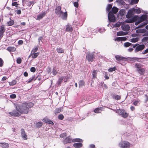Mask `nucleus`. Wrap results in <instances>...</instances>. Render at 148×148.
Returning a JSON list of instances; mask_svg holds the SVG:
<instances>
[{
	"mask_svg": "<svg viewBox=\"0 0 148 148\" xmlns=\"http://www.w3.org/2000/svg\"><path fill=\"white\" fill-rule=\"evenodd\" d=\"M18 4L16 2H14L13 3H12V5L13 6H17L18 5Z\"/></svg>",
	"mask_w": 148,
	"mask_h": 148,
	"instance_id": "63",
	"label": "nucleus"
},
{
	"mask_svg": "<svg viewBox=\"0 0 148 148\" xmlns=\"http://www.w3.org/2000/svg\"><path fill=\"white\" fill-rule=\"evenodd\" d=\"M98 72L96 70L93 71V79L96 78V74L97 72Z\"/></svg>",
	"mask_w": 148,
	"mask_h": 148,
	"instance_id": "50",
	"label": "nucleus"
},
{
	"mask_svg": "<svg viewBox=\"0 0 148 148\" xmlns=\"http://www.w3.org/2000/svg\"><path fill=\"white\" fill-rule=\"evenodd\" d=\"M4 62L3 60L0 58V67H2L3 64Z\"/></svg>",
	"mask_w": 148,
	"mask_h": 148,
	"instance_id": "52",
	"label": "nucleus"
},
{
	"mask_svg": "<svg viewBox=\"0 0 148 148\" xmlns=\"http://www.w3.org/2000/svg\"><path fill=\"white\" fill-rule=\"evenodd\" d=\"M66 30L67 32H71L73 29L71 25H68L66 26Z\"/></svg>",
	"mask_w": 148,
	"mask_h": 148,
	"instance_id": "29",
	"label": "nucleus"
},
{
	"mask_svg": "<svg viewBox=\"0 0 148 148\" xmlns=\"http://www.w3.org/2000/svg\"><path fill=\"white\" fill-rule=\"evenodd\" d=\"M117 113L119 115L124 118H127L128 116V114L124 110L122 109L117 110Z\"/></svg>",
	"mask_w": 148,
	"mask_h": 148,
	"instance_id": "3",
	"label": "nucleus"
},
{
	"mask_svg": "<svg viewBox=\"0 0 148 148\" xmlns=\"http://www.w3.org/2000/svg\"><path fill=\"white\" fill-rule=\"evenodd\" d=\"M127 38L125 37H117L116 38V40L117 41H125L126 40Z\"/></svg>",
	"mask_w": 148,
	"mask_h": 148,
	"instance_id": "30",
	"label": "nucleus"
},
{
	"mask_svg": "<svg viewBox=\"0 0 148 148\" xmlns=\"http://www.w3.org/2000/svg\"><path fill=\"white\" fill-rule=\"evenodd\" d=\"M16 83V81L14 80L10 82L9 84L10 86H13L15 85Z\"/></svg>",
	"mask_w": 148,
	"mask_h": 148,
	"instance_id": "47",
	"label": "nucleus"
},
{
	"mask_svg": "<svg viewBox=\"0 0 148 148\" xmlns=\"http://www.w3.org/2000/svg\"><path fill=\"white\" fill-rule=\"evenodd\" d=\"M16 97V95L15 94H12L10 96V98L13 99L15 98Z\"/></svg>",
	"mask_w": 148,
	"mask_h": 148,
	"instance_id": "55",
	"label": "nucleus"
},
{
	"mask_svg": "<svg viewBox=\"0 0 148 148\" xmlns=\"http://www.w3.org/2000/svg\"><path fill=\"white\" fill-rule=\"evenodd\" d=\"M122 29L124 31H128L130 29V27L128 25H122Z\"/></svg>",
	"mask_w": 148,
	"mask_h": 148,
	"instance_id": "16",
	"label": "nucleus"
},
{
	"mask_svg": "<svg viewBox=\"0 0 148 148\" xmlns=\"http://www.w3.org/2000/svg\"><path fill=\"white\" fill-rule=\"evenodd\" d=\"M81 143H75L73 144V146L75 148H80L83 146V144Z\"/></svg>",
	"mask_w": 148,
	"mask_h": 148,
	"instance_id": "19",
	"label": "nucleus"
},
{
	"mask_svg": "<svg viewBox=\"0 0 148 148\" xmlns=\"http://www.w3.org/2000/svg\"><path fill=\"white\" fill-rule=\"evenodd\" d=\"M63 79V77H61L58 79L57 82L58 85L60 86Z\"/></svg>",
	"mask_w": 148,
	"mask_h": 148,
	"instance_id": "40",
	"label": "nucleus"
},
{
	"mask_svg": "<svg viewBox=\"0 0 148 148\" xmlns=\"http://www.w3.org/2000/svg\"><path fill=\"white\" fill-rule=\"evenodd\" d=\"M42 125V123L41 122H39L37 123L36 125V128H40Z\"/></svg>",
	"mask_w": 148,
	"mask_h": 148,
	"instance_id": "39",
	"label": "nucleus"
},
{
	"mask_svg": "<svg viewBox=\"0 0 148 148\" xmlns=\"http://www.w3.org/2000/svg\"><path fill=\"white\" fill-rule=\"evenodd\" d=\"M121 33H125V32H123V31H121L120 32H119L117 33V36H121V35H125L126 34H122Z\"/></svg>",
	"mask_w": 148,
	"mask_h": 148,
	"instance_id": "58",
	"label": "nucleus"
},
{
	"mask_svg": "<svg viewBox=\"0 0 148 148\" xmlns=\"http://www.w3.org/2000/svg\"><path fill=\"white\" fill-rule=\"evenodd\" d=\"M112 7V5L111 4H108L106 8V11L107 12H109Z\"/></svg>",
	"mask_w": 148,
	"mask_h": 148,
	"instance_id": "37",
	"label": "nucleus"
},
{
	"mask_svg": "<svg viewBox=\"0 0 148 148\" xmlns=\"http://www.w3.org/2000/svg\"><path fill=\"white\" fill-rule=\"evenodd\" d=\"M85 85V82L83 80H81L79 82V88L82 87Z\"/></svg>",
	"mask_w": 148,
	"mask_h": 148,
	"instance_id": "31",
	"label": "nucleus"
},
{
	"mask_svg": "<svg viewBox=\"0 0 148 148\" xmlns=\"http://www.w3.org/2000/svg\"><path fill=\"white\" fill-rule=\"evenodd\" d=\"M147 58H140L136 57H134L132 59L136 61L137 62L142 63L143 62V60H142V59H146Z\"/></svg>",
	"mask_w": 148,
	"mask_h": 148,
	"instance_id": "21",
	"label": "nucleus"
},
{
	"mask_svg": "<svg viewBox=\"0 0 148 148\" xmlns=\"http://www.w3.org/2000/svg\"><path fill=\"white\" fill-rule=\"evenodd\" d=\"M5 27L4 25H2L0 27V37L2 38L5 31Z\"/></svg>",
	"mask_w": 148,
	"mask_h": 148,
	"instance_id": "8",
	"label": "nucleus"
},
{
	"mask_svg": "<svg viewBox=\"0 0 148 148\" xmlns=\"http://www.w3.org/2000/svg\"><path fill=\"white\" fill-rule=\"evenodd\" d=\"M63 142V143L65 144L67 143H70L72 142H82L83 140L81 139L78 138H76L72 139L71 138H70V137L69 136H68L66 137Z\"/></svg>",
	"mask_w": 148,
	"mask_h": 148,
	"instance_id": "2",
	"label": "nucleus"
},
{
	"mask_svg": "<svg viewBox=\"0 0 148 148\" xmlns=\"http://www.w3.org/2000/svg\"><path fill=\"white\" fill-rule=\"evenodd\" d=\"M145 71V69L143 68H142L137 71L138 73L141 75H143L144 74Z\"/></svg>",
	"mask_w": 148,
	"mask_h": 148,
	"instance_id": "24",
	"label": "nucleus"
},
{
	"mask_svg": "<svg viewBox=\"0 0 148 148\" xmlns=\"http://www.w3.org/2000/svg\"><path fill=\"white\" fill-rule=\"evenodd\" d=\"M43 121L49 124L53 125L54 124L53 122L52 121L47 118H44L43 119Z\"/></svg>",
	"mask_w": 148,
	"mask_h": 148,
	"instance_id": "15",
	"label": "nucleus"
},
{
	"mask_svg": "<svg viewBox=\"0 0 148 148\" xmlns=\"http://www.w3.org/2000/svg\"><path fill=\"white\" fill-rule=\"evenodd\" d=\"M30 71L32 72H34L36 71V69L34 67H32L30 68Z\"/></svg>",
	"mask_w": 148,
	"mask_h": 148,
	"instance_id": "60",
	"label": "nucleus"
},
{
	"mask_svg": "<svg viewBox=\"0 0 148 148\" xmlns=\"http://www.w3.org/2000/svg\"><path fill=\"white\" fill-rule=\"evenodd\" d=\"M100 110V109L99 108H97L94 110V112L95 113H98L99 112Z\"/></svg>",
	"mask_w": 148,
	"mask_h": 148,
	"instance_id": "59",
	"label": "nucleus"
},
{
	"mask_svg": "<svg viewBox=\"0 0 148 148\" xmlns=\"http://www.w3.org/2000/svg\"><path fill=\"white\" fill-rule=\"evenodd\" d=\"M132 44L129 42H126L124 44V46L126 47H127L130 46H132Z\"/></svg>",
	"mask_w": 148,
	"mask_h": 148,
	"instance_id": "38",
	"label": "nucleus"
},
{
	"mask_svg": "<svg viewBox=\"0 0 148 148\" xmlns=\"http://www.w3.org/2000/svg\"><path fill=\"white\" fill-rule=\"evenodd\" d=\"M148 16V13H147L146 14H143L138 18L140 22L146 21L147 20V16Z\"/></svg>",
	"mask_w": 148,
	"mask_h": 148,
	"instance_id": "7",
	"label": "nucleus"
},
{
	"mask_svg": "<svg viewBox=\"0 0 148 148\" xmlns=\"http://www.w3.org/2000/svg\"><path fill=\"white\" fill-rule=\"evenodd\" d=\"M35 3V2L34 1H30L28 2L27 5L28 7H30V9H31Z\"/></svg>",
	"mask_w": 148,
	"mask_h": 148,
	"instance_id": "28",
	"label": "nucleus"
},
{
	"mask_svg": "<svg viewBox=\"0 0 148 148\" xmlns=\"http://www.w3.org/2000/svg\"><path fill=\"white\" fill-rule=\"evenodd\" d=\"M0 146L3 148H8L9 147V145L8 143H0Z\"/></svg>",
	"mask_w": 148,
	"mask_h": 148,
	"instance_id": "20",
	"label": "nucleus"
},
{
	"mask_svg": "<svg viewBox=\"0 0 148 148\" xmlns=\"http://www.w3.org/2000/svg\"><path fill=\"white\" fill-rule=\"evenodd\" d=\"M78 2L77 1V2H75L73 3L74 6L77 8H78L79 6Z\"/></svg>",
	"mask_w": 148,
	"mask_h": 148,
	"instance_id": "57",
	"label": "nucleus"
},
{
	"mask_svg": "<svg viewBox=\"0 0 148 148\" xmlns=\"http://www.w3.org/2000/svg\"><path fill=\"white\" fill-rule=\"evenodd\" d=\"M16 48L14 47H9L7 48V50L10 52H14L16 51Z\"/></svg>",
	"mask_w": 148,
	"mask_h": 148,
	"instance_id": "25",
	"label": "nucleus"
},
{
	"mask_svg": "<svg viewBox=\"0 0 148 148\" xmlns=\"http://www.w3.org/2000/svg\"><path fill=\"white\" fill-rule=\"evenodd\" d=\"M58 118L59 119L62 120L64 118V116L63 114H60L59 115Z\"/></svg>",
	"mask_w": 148,
	"mask_h": 148,
	"instance_id": "53",
	"label": "nucleus"
},
{
	"mask_svg": "<svg viewBox=\"0 0 148 148\" xmlns=\"http://www.w3.org/2000/svg\"><path fill=\"white\" fill-rule=\"evenodd\" d=\"M119 145L122 148H129L130 146V144L129 142L125 141L120 143Z\"/></svg>",
	"mask_w": 148,
	"mask_h": 148,
	"instance_id": "4",
	"label": "nucleus"
},
{
	"mask_svg": "<svg viewBox=\"0 0 148 148\" xmlns=\"http://www.w3.org/2000/svg\"><path fill=\"white\" fill-rule=\"evenodd\" d=\"M116 70V68L114 66L112 68H110L108 69V71L110 72H112L115 71Z\"/></svg>",
	"mask_w": 148,
	"mask_h": 148,
	"instance_id": "45",
	"label": "nucleus"
},
{
	"mask_svg": "<svg viewBox=\"0 0 148 148\" xmlns=\"http://www.w3.org/2000/svg\"><path fill=\"white\" fill-rule=\"evenodd\" d=\"M52 73L53 75H55L57 74L58 72L57 71L56 69L54 68L53 69Z\"/></svg>",
	"mask_w": 148,
	"mask_h": 148,
	"instance_id": "48",
	"label": "nucleus"
},
{
	"mask_svg": "<svg viewBox=\"0 0 148 148\" xmlns=\"http://www.w3.org/2000/svg\"><path fill=\"white\" fill-rule=\"evenodd\" d=\"M148 23L144 22L138 26L136 27V29H138L140 28H142L144 27L145 25H146Z\"/></svg>",
	"mask_w": 148,
	"mask_h": 148,
	"instance_id": "34",
	"label": "nucleus"
},
{
	"mask_svg": "<svg viewBox=\"0 0 148 148\" xmlns=\"http://www.w3.org/2000/svg\"><path fill=\"white\" fill-rule=\"evenodd\" d=\"M14 21L13 20H11L7 22V24L9 26H12L14 25Z\"/></svg>",
	"mask_w": 148,
	"mask_h": 148,
	"instance_id": "42",
	"label": "nucleus"
},
{
	"mask_svg": "<svg viewBox=\"0 0 148 148\" xmlns=\"http://www.w3.org/2000/svg\"><path fill=\"white\" fill-rule=\"evenodd\" d=\"M105 31V29L103 28H100L99 29V32L100 33L103 32Z\"/></svg>",
	"mask_w": 148,
	"mask_h": 148,
	"instance_id": "54",
	"label": "nucleus"
},
{
	"mask_svg": "<svg viewBox=\"0 0 148 148\" xmlns=\"http://www.w3.org/2000/svg\"><path fill=\"white\" fill-rule=\"evenodd\" d=\"M23 42L22 40H20L18 42V44L19 45H22L23 44Z\"/></svg>",
	"mask_w": 148,
	"mask_h": 148,
	"instance_id": "62",
	"label": "nucleus"
},
{
	"mask_svg": "<svg viewBox=\"0 0 148 148\" xmlns=\"http://www.w3.org/2000/svg\"><path fill=\"white\" fill-rule=\"evenodd\" d=\"M57 52L60 53H64V50L61 48L58 47L56 48Z\"/></svg>",
	"mask_w": 148,
	"mask_h": 148,
	"instance_id": "32",
	"label": "nucleus"
},
{
	"mask_svg": "<svg viewBox=\"0 0 148 148\" xmlns=\"http://www.w3.org/2000/svg\"><path fill=\"white\" fill-rule=\"evenodd\" d=\"M55 12L56 14H58L59 16H61L62 12L61 10V7L60 6H57L55 9Z\"/></svg>",
	"mask_w": 148,
	"mask_h": 148,
	"instance_id": "14",
	"label": "nucleus"
},
{
	"mask_svg": "<svg viewBox=\"0 0 148 148\" xmlns=\"http://www.w3.org/2000/svg\"><path fill=\"white\" fill-rule=\"evenodd\" d=\"M113 98L116 100L120 99L121 98V97L117 95H114L113 96Z\"/></svg>",
	"mask_w": 148,
	"mask_h": 148,
	"instance_id": "43",
	"label": "nucleus"
},
{
	"mask_svg": "<svg viewBox=\"0 0 148 148\" xmlns=\"http://www.w3.org/2000/svg\"><path fill=\"white\" fill-rule=\"evenodd\" d=\"M145 48V46L144 45L142 44L138 45L136 47L135 49V52H137L139 51H141L143 49Z\"/></svg>",
	"mask_w": 148,
	"mask_h": 148,
	"instance_id": "13",
	"label": "nucleus"
},
{
	"mask_svg": "<svg viewBox=\"0 0 148 148\" xmlns=\"http://www.w3.org/2000/svg\"><path fill=\"white\" fill-rule=\"evenodd\" d=\"M118 11V10L117 8L115 7H113L112 8L111 10L109 12H111V13H112L113 14H116Z\"/></svg>",
	"mask_w": 148,
	"mask_h": 148,
	"instance_id": "26",
	"label": "nucleus"
},
{
	"mask_svg": "<svg viewBox=\"0 0 148 148\" xmlns=\"http://www.w3.org/2000/svg\"><path fill=\"white\" fill-rule=\"evenodd\" d=\"M39 52L37 53H31L30 54V55L29 57L31 56H32V57L33 58H36L39 55Z\"/></svg>",
	"mask_w": 148,
	"mask_h": 148,
	"instance_id": "22",
	"label": "nucleus"
},
{
	"mask_svg": "<svg viewBox=\"0 0 148 148\" xmlns=\"http://www.w3.org/2000/svg\"><path fill=\"white\" fill-rule=\"evenodd\" d=\"M108 20L111 22H114L116 20V18L115 16L111 12H109L108 14Z\"/></svg>",
	"mask_w": 148,
	"mask_h": 148,
	"instance_id": "5",
	"label": "nucleus"
},
{
	"mask_svg": "<svg viewBox=\"0 0 148 148\" xmlns=\"http://www.w3.org/2000/svg\"><path fill=\"white\" fill-rule=\"evenodd\" d=\"M35 78V75H34L32 77L29 78V79L26 81V82L27 83H30L33 80H34Z\"/></svg>",
	"mask_w": 148,
	"mask_h": 148,
	"instance_id": "36",
	"label": "nucleus"
},
{
	"mask_svg": "<svg viewBox=\"0 0 148 148\" xmlns=\"http://www.w3.org/2000/svg\"><path fill=\"white\" fill-rule=\"evenodd\" d=\"M59 16H62V19L66 20L67 19V13L66 11L64 12H62V13L61 15Z\"/></svg>",
	"mask_w": 148,
	"mask_h": 148,
	"instance_id": "23",
	"label": "nucleus"
},
{
	"mask_svg": "<svg viewBox=\"0 0 148 148\" xmlns=\"http://www.w3.org/2000/svg\"><path fill=\"white\" fill-rule=\"evenodd\" d=\"M135 12V9L134 8H132L131 10H129L126 15V17L127 18H130L132 15L134 14V12Z\"/></svg>",
	"mask_w": 148,
	"mask_h": 148,
	"instance_id": "11",
	"label": "nucleus"
},
{
	"mask_svg": "<svg viewBox=\"0 0 148 148\" xmlns=\"http://www.w3.org/2000/svg\"><path fill=\"white\" fill-rule=\"evenodd\" d=\"M21 134L22 138L24 140L27 139V135L25 133L24 129H22L21 130Z\"/></svg>",
	"mask_w": 148,
	"mask_h": 148,
	"instance_id": "12",
	"label": "nucleus"
},
{
	"mask_svg": "<svg viewBox=\"0 0 148 148\" xmlns=\"http://www.w3.org/2000/svg\"><path fill=\"white\" fill-rule=\"evenodd\" d=\"M34 105L33 103L25 102L21 104L17 105L16 106V110L20 112L21 114H27L29 110V108H32Z\"/></svg>",
	"mask_w": 148,
	"mask_h": 148,
	"instance_id": "1",
	"label": "nucleus"
},
{
	"mask_svg": "<svg viewBox=\"0 0 148 148\" xmlns=\"http://www.w3.org/2000/svg\"><path fill=\"white\" fill-rule=\"evenodd\" d=\"M63 108L62 107L60 108H57L55 109L54 110V113L56 115L58 114V113H60L62 111Z\"/></svg>",
	"mask_w": 148,
	"mask_h": 148,
	"instance_id": "27",
	"label": "nucleus"
},
{
	"mask_svg": "<svg viewBox=\"0 0 148 148\" xmlns=\"http://www.w3.org/2000/svg\"><path fill=\"white\" fill-rule=\"evenodd\" d=\"M47 12L46 11L42 12V13L38 14L37 16L36 20H40L46 14Z\"/></svg>",
	"mask_w": 148,
	"mask_h": 148,
	"instance_id": "10",
	"label": "nucleus"
},
{
	"mask_svg": "<svg viewBox=\"0 0 148 148\" xmlns=\"http://www.w3.org/2000/svg\"><path fill=\"white\" fill-rule=\"evenodd\" d=\"M139 0H131L130 4L133 5L137 3L138 2Z\"/></svg>",
	"mask_w": 148,
	"mask_h": 148,
	"instance_id": "44",
	"label": "nucleus"
},
{
	"mask_svg": "<svg viewBox=\"0 0 148 148\" xmlns=\"http://www.w3.org/2000/svg\"><path fill=\"white\" fill-rule=\"evenodd\" d=\"M22 60L20 58H17L16 62L18 64H21V63Z\"/></svg>",
	"mask_w": 148,
	"mask_h": 148,
	"instance_id": "51",
	"label": "nucleus"
},
{
	"mask_svg": "<svg viewBox=\"0 0 148 148\" xmlns=\"http://www.w3.org/2000/svg\"><path fill=\"white\" fill-rule=\"evenodd\" d=\"M134 65L135 68L137 69V71L142 68L143 66L142 64L140 63H136Z\"/></svg>",
	"mask_w": 148,
	"mask_h": 148,
	"instance_id": "18",
	"label": "nucleus"
},
{
	"mask_svg": "<svg viewBox=\"0 0 148 148\" xmlns=\"http://www.w3.org/2000/svg\"><path fill=\"white\" fill-rule=\"evenodd\" d=\"M115 58L117 60L120 62L123 60L126 61L127 60V58L119 55L115 56Z\"/></svg>",
	"mask_w": 148,
	"mask_h": 148,
	"instance_id": "9",
	"label": "nucleus"
},
{
	"mask_svg": "<svg viewBox=\"0 0 148 148\" xmlns=\"http://www.w3.org/2000/svg\"><path fill=\"white\" fill-rule=\"evenodd\" d=\"M148 41V36L144 37L141 40L142 42H146Z\"/></svg>",
	"mask_w": 148,
	"mask_h": 148,
	"instance_id": "46",
	"label": "nucleus"
},
{
	"mask_svg": "<svg viewBox=\"0 0 148 148\" xmlns=\"http://www.w3.org/2000/svg\"><path fill=\"white\" fill-rule=\"evenodd\" d=\"M9 114L10 115L15 117H19L21 115L20 113L16 110H13L12 112H9Z\"/></svg>",
	"mask_w": 148,
	"mask_h": 148,
	"instance_id": "6",
	"label": "nucleus"
},
{
	"mask_svg": "<svg viewBox=\"0 0 148 148\" xmlns=\"http://www.w3.org/2000/svg\"><path fill=\"white\" fill-rule=\"evenodd\" d=\"M139 40V38H136L131 39L130 40V41L132 42H135L138 41Z\"/></svg>",
	"mask_w": 148,
	"mask_h": 148,
	"instance_id": "33",
	"label": "nucleus"
},
{
	"mask_svg": "<svg viewBox=\"0 0 148 148\" xmlns=\"http://www.w3.org/2000/svg\"><path fill=\"white\" fill-rule=\"evenodd\" d=\"M136 12V13L139 14L141 13V10L140 9H135Z\"/></svg>",
	"mask_w": 148,
	"mask_h": 148,
	"instance_id": "64",
	"label": "nucleus"
},
{
	"mask_svg": "<svg viewBox=\"0 0 148 148\" xmlns=\"http://www.w3.org/2000/svg\"><path fill=\"white\" fill-rule=\"evenodd\" d=\"M87 60L89 62H92V55L91 54L88 53L86 56Z\"/></svg>",
	"mask_w": 148,
	"mask_h": 148,
	"instance_id": "17",
	"label": "nucleus"
},
{
	"mask_svg": "<svg viewBox=\"0 0 148 148\" xmlns=\"http://www.w3.org/2000/svg\"><path fill=\"white\" fill-rule=\"evenodd\" d=\"M67 134L66 133H63L60 134V135L61 138H64L67 136Z\"/></svg>",
	"mask_w": 148,
	"mask_h": 148,
	"instance_id": "49",
	"label": "nucleus"
},
{
	"mask_svg": "<svg viewBox=\"0 0 148 148\" xmlns=\"http://www.w3.org/2000/svg\"><path fill=\"white\" fill-rule=\"evenodd\" d=\"M37 79L38 80V81H40L41 79V77L39 75L36 78H35L34 81L36 80Z\"/></svg>",
	"mask_w": 148,
	"mask_h": 148,
	"instance_id": "56",
	"label": "nucleus"
},
{
	"mask_svg": "<svg viewBox=\"0 0 148 148\" xmlns=\"http://www.w3.org/2000/svg\"><path fill=\"white\" fill-rule=\"evenodd\" d=\"M145 30L144 29H139L136 30V32L137 33H143L145 32Z\"/></svg>",
	"mask_w": 148,
	"mask_h": 148,
	"instance_id": "35",
	"label": "nucleus"
},
{
	"mask_svg": "<svg viewBox=\"0 0 148 148\" xmlns=\"http://www.w3.org/2000/svg\"><path fill=\"white\" fill-rule=\"evenodd\" d=\"M148 53V48L146 49L144 51H143L142 53L143 54H144Z\"/></svg>",
	"mask_w": 148,
	"mask_h": 148,
	"instance_id": "61",
	"label": "nucleus"
},
{
	"mask_svg": "<svg viewBox=\"0 0 148 148\" xmlns=\"http://www.w3.org/2000/svg\"><path fill=\"white\" fill-rule=\"evenodd\" d=\"M38 47L37 46H35L32 49V50L31 51V53H36L37 51L38 50Z\"/></svg>",
	"mask_w": 148,
	"mask_h": 148,
	"instance_id": "41",
	"label": "nucleus"
}]
</instances>
